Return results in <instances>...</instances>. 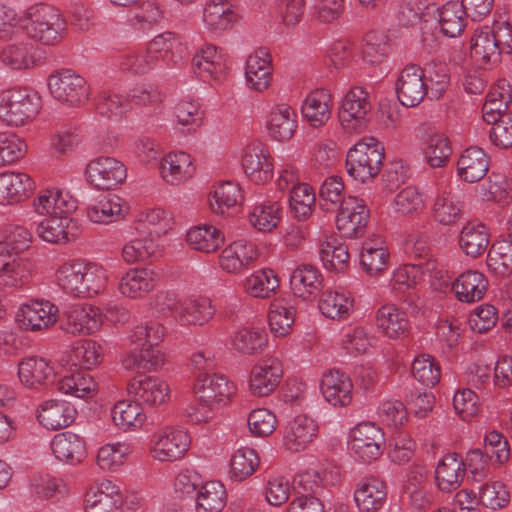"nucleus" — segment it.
I'll list each match as a JSON object with an SVG mask.
<instances>
[{"label":"nucleus","mask_w":512,"mask_h":512,"mask_svg":"<svg viewBox=\"0 0 512 512\" xmlns=\"http://www.w3.org/2000/svg\"><path fill=\"white\" fill-rule=\"evenodd\" d=\"M283 376L281 362L274 357L263 358L253 366L249 387L253 395L264 397L273 392Z\"/></svg>","instance_id":"nucleus-15"},{"label":"nucleus","mask_w":512,"mask_h":512,"mask_svg":"<svg viewBox=\"0 0 512 512\" xmlns=\"http://www.w3.org/2000/svg\"><path fill=\"white\" fill-rule=\"evenodd\" d=\"M37 418L47 429L57 430L70 425L76 416V409L66 401L46 400L37 410Z\"/></svg>","instance_id":"nucleus-27"},{"label":"nucleus","mask_w":512,"mask_h":512,"mask_svg":"<svg viewBox=\"0 0 512 512\" xmlns=\"http://www.w3.org/2000/svg\"><path fill=\"white\" fill-rule=\"evenodd\" d=\"M86 176L91 185L100 190H111L126 179L127 170L113 157H98L89 162Z\"/></svg>","instance_id":"nucleus-11"},{"label":"nucleus","mask_w":512,"mask_h":512,"mask_svg":"<svg viewBox=\"0 0 512 512\" xmlns=\"http://www.w3.org/2000/svg\"><path fill=\"white\" fill-rule=\"evenodd\" d=\"M257 256L254 244L242 240L235 241L222 250L219 265L228 273H239L256 260Z\"/></svg>","instance_id":"nucleus-30"},{"label":"nucleus","mask_w":512,"mask_h":512,"mask_svg":"<svg viewBox=\"0 0 512 512\" xmlns=\"http://www.w3.org/2000/svg\"><path fill=\"white\" fill-rule=\"evenodd\" d=\"M489 157L479 147L466 149L457 162L459 177L468 183L480 181L488 172Z\"/></svg>","instance_id":"nucleus-34"},{"label":"nucleus","mask_w":512,"mask_h":512,"mask_svg":"<svg viewBox=\"0 0 512 512\" xmlns=\"http://www.w3.org/2000/svg\"><path fill=\"white\" fill-rule=\"evenodd\" d=\"M57 285L73 297L87 298L99 294L106 285L105 271L81 260L61 264L56 272Z\"/></svg>","instance_id":"nucleus-1"},{"label":"nucleus","mask_w":512,"mask_h":512,"mask_svg":"<svg viewBox=\"0 0 512 512\" xmlns=\"http://www.w3.org/2000/svg\"><path fill=\"white\" fill-rule=\"evenodd\" d=\"M226 489L218 481H209L202 485L196 498V512H221L226 505Z\"/></svg>","instance_id":"nucleus-49"},{"label":"nucleus","mask_w":512,"mask_h":512,"mask_svg":"<svg viewBox=\"0 0 512 512\" xmlns=\"http://www.w3.org/2000/svg\"><path fill=\"white\" fill-rule=\"evenodd\" d=\"M51 450L58 460L69 464L80 463L86 457L84 439L70 431L56 434L51 441Z\"/></svg>","instance_id":"nucleus-32"},{"label":"nucleus","mask_w":512,"mask_h":512,"mask_svg":"<svg viewBox=\"0 0 512 512\" xmlns=\"http://www.w3.org/2000/svg\"><path fill=\"white\" fill-rule=\"evenodd\" d=\"M163 179L170 184H179L189 179L194 172L190 155L185 152L167 154L160 166Z\"/></svg>","instance_id":"nucleus-43"},{"label":"nucleus","mask_w":512,"mask_h":512,"mask_svg":"<svg viewBox=\"0 0 512 512\" xmlns=\"http://www.w3.org/2000/svg\"><path fill=\"white\" fill-rule=\"evenodd\" d=\"M33 206L40 215L63 216L75 211L76 200L67 192L58 189H46L41 191L34 199Z\"/></svg>","instance_id":"nucleus-25"},{"label":"nucleus","mask_w":512,"mask_h":512,"mask_svg":"<svg viewBox=\"0 0 512 512\" xmlns=\"http://www.w3.org/2000/svg\"><path fill=\"white\" fill-rule=\"evenodd\" d=\"M111 417L114 424L124 431L141 427L146 419L140 404L130 400L118 401L111 410Z\"/></svg>","instance_id":"nucleus-50"},{"label":"nucleus","mask_w":512,"mask_h":512,"mask_svg":"<svg viewBox=\"0 0 512 512\" xmlns=\"http://www.w3.org/2000/svg\"><path fill=\"white\" fill-rule=\"evenodd\" d=\"M194 392L204 407L215 409L228 403L235 388L223 375L202 373L195 381Z\"/></svg>","instance_id":"nucleus-10"},{"label":"nucleus","mask_w":512,"mask_h":512,"mask_svg":"<svg viewBox=\"0 0 512 512\" xmlns=\"http://www.w3.org/2000/svg\"><path fill=\"white\" fill-rule=\"evenodd\" d=\"M84 502L86 512H119L122 496L111 481L104 480L86 492Z\"/></svg>","instance_id":"nucleus-24"},{"label":"nucleus","mask_w":512,"mask_h":512,"mask_svg":"<svg viewBox=\"0 0 512 512\" xmlns=\"http://www.w3.org/2000/svg\"><path fill=\"white\" fill-rule=\"evenodd\" d=\"M422 78L431 99H440L450 86V69L446 63L430 62L422 68Z\"/></svg>","instance_id":"nucleus-47"},{"label":"nucleus","mask_w":512,"mask_h":512,"mask_svg":"<svg viewBox=\"0 0 512 512\" xmlns=\"http://www.w3.org/2000/svg\"><path fill=\"white\" fill-rule=\"evenodd\" d=\"M463 204L451 189H439L433 199L431 213L433 219L441 225L450 226L462 217Z\"/></svg>","instance_id":"nucleus-40"},{"label":"nucleus","mask_w":512,"mask_h":512,"mask_svg":"<svg viewBox=\"0 0 512 512\" xmlns=\"http://www.w3.org/2000/svg\"><path fill=\"white\" fill-rule=\"evenodd\" d=\"M267 128L273 139L289 140L297 128L296 112L288 104L274 106L269 113Z\"/></svg>","instance_id":"nucleus-37"},{"label":"nucleus","mask_w":512,"mask_h":512,"mask_svg":"<svg viewBox=\"0 0 512 512\" xmlns=\"http://www.w3.org/2000/svg\"><path fill=\"white\" fill-rule=\"evenodd\" d=\"M295 313V308L287 305L283 300L272 302L268 314L271 332L276 337L288 335L295 321Z\"/></svg>","instance_id":"nucleus-58"},{"label":"nucleus","mask_w":512,"mask_h":512,"mask_svg":"<svg viewBox=\"0 0 512 512\" xmlns=\"http://www.w3.org/2000/svg\"><path fill=\"white\" fill-rule=\"evenodd\" d=\"M370 212L362 199L348 196L339 206L336 226L343 237L358 238L364 235Z\"/></svg>","instance_id":"nucleus-8"},{"label":"nucleus","mask_w":512,"mask_h":512,"mask_svg":"<svg viewBox=\"0 0 512 512\" xmlns=\"http://www.w3.org/2000/svg\"><path fill=\"white\" fill-rule=\"evenodd\" d=\"M165 362V355L159 345L136 346L135 351L130 352L122 360L126 370H157Z\"/></svg>","instance_id":"nucleus-42"},{"label":"nucleus","mask_w":512,"mask_h":512,"mask_svg":"<svg viewBox=\"0 0 512 512\" xmlns=\"http://www.w3.org/2000/svg\"><path fill=\"white\" fill-rule=\"evenodd\" d=\"M321 313L330 319H345L353 309V299L342 292L326 290L319 301Z\"/></svg>","instance_id":"nucleus-55"},{"label":"nucleus","mask_w":512,"mask_h":512,"mask_svg":"<svg viewBox=\"0 0 512 512\" xmlns=\"http://www.w3.org/2000/svg\"><path fill=\"white\" fill-rule=\"evenodd\" d=\"M467 11L459 2H447L439 9L438 23L441 32L454 38L461 34L466 26Z\"/></svg>","instance_id":"nucleus-48"},{"label":"nucleus","mask_w":512,"mask_h":512,"mask_svg":"<svg viewBox=\"0 0 512 512\" xmlns=\"http://www.w3.org/2000/svg\"><path fill=\"white\" fill-rule=\"evenodd\" d=\"M246 79L256 91L268 88L271 81L272 66L270 54L265 48L256 50L246 61Z\"/></svg>","instance_id":"nucleus-38"},{"label":"nucleus","mask_w":512,"mask_h":512,"mask_svg":"<svg viewBox=\"0 0 512 512\" xmlns=\"http://www.w3.org/2000/svg\"><path fill=\"white\" fill-rule=\"evenodd\" d=\"M193 66L200 77H211L217 81L222 80L227 71V65L222 55L218 53L214 45H206L193 58Z\"/></svg>","instance_id":"nucleus-41"},{"label":"nucleus","mask_w":512,"mask_h":512,"mask_svg":"<svg viewBox=\"0 0 512 512\" xmlns=\"http://www.w3.org/2000/svg\"><path fill=\"white\" fill-rule=\"evenodd\" d=\"M243 198L241 187L232 181H226L214 189L210 207L215 214L224 215L240 205Z\"/></svg>","instance_id":"nucleus-52"},{"label":"nucleus","mask_w":512,"mask_h":512,"mask_svg":"<svg viewBox=\"0 0 512 512\" xmlns=\"http://www.w3.org/2000/svg\"><path fill=\"white\" fill-rule=\"evenodd\" d=\"M41 109V97L31 88H14L0 94V119L12 126L33 120Z\"/></svg>","instance_id":"nucleus-3"},{"label":"nucleus","mask_w":512,"mask_h":512,"mask_svg":"<svg viewBox=\"0 0 512 512\" xmlns=\"http://www.w3.org/2000/svg\"><path fill=\"white\" fill-rule=\"evenodd\" d=\"M333 96L329 90L321 88L308 94L303 105L304 118L313 126L321 127L331 118Z\"/></svg>","instance_id":"nucleus-26"},{"label":"nucleus","mask_w":512,"mask_h":512,"mask_svg":"<svg viewBox=\"0 0 512 512\" xmlns=\"http://www.w3.org/2000/svg\"><path fill=\"white\" fill-rule=\"evenodd\" d=\"M462 458L457 453L445 455L435 470V480L439 489L449 493L460 487L465 470Z\"/></svg>","instance_id":"nucleus-35"},{"label":"nucleus","mask_w":512,"mask_h":512,"mask_svg":"<svg viewBox=\"0 0 512 512\" xmlns=\"http://www.w3.org/2000/svg\"><path fill=\"white\" fill-rule=\"evenodd\" d=\"M383 159L382 143L369 137L362 139L348 151L345 165L352 178L364 183L379 174Z\"/></svg>","instance_id":"nucleus-4"},{"label":"nucleus","mask_w":512,"mask_h":512,"mask_svg":"<svg viewBox=\"0 0 512 512\" xmlns=\"http://www.w3.org/2000/svg\"><path fill=\"white\" fill-rule=\"evenodd\" d=\"M127 391L135 397L138 403L142 402L148 406H156L166 401L169 386L158 377L139 374L129 381Z\"/></svg>","instance_id":"nucleus-17"},{"label":"nucleus","mask_w":512,"mask_h":512,"mask_svg":"<svg viewBox=\"0 0 512 512\" xmlns=\"http://www.w3.org/2000/svg\"><path fill=\"white\" fill-rule=\"evenodd\" d=\"M384 444V433L374 423H359L351 431V450L364 463L377 460L383 453Z\"/></svg>","instance_id":"nucleus-7"},{"label":"nucleus","mask_w":512,"mask_h":512,"mask_svg":"<svg viewBox=\"0 0 512 512\" xmlns=\"http://www.w3.org/2000/svg\"><path fill=\"white\" fill-rule=\"evenodd\" d=\"M121 199L116 195H106L91 203L87 216L94 223H110L123 216Z\"/></svg>","instance_id":"nucleus-51"},{"label":"nucleus","mask_w":512,"mask_h":512,"mask_svg":"<svg viewBox=\"0 0 512 512\" xmlns=\"http://www.w3.org/2000/svg\"><path fill=\"white\" fill-rule=\"evenodd\" d=\"M459 245L462 251L473 258L482 255L489 245V234L482 223L469 222L461 231Z\"/></svg>","instance_id":"nucleus-44"},{"label":"nucleus","mask_w":512,"mask_h":512,"mask_svg":"<svg viewBox=\"0 0 512 512\" xmlns=\"http://www.w3.org/2000/svg\"><path fill=\"white\" fill-rule=\"evenodd\" d=\"M102 316L98 307L90 304H76L64 313L60 328L74 336L90 335L101 327Z\"/></svg>","instance_id":"nucleus-12"},{"label":"nucleus","mask_w":512,"mask_h":512,"mask_svg":"<svg viewBox=\"0 0 512 512\" xmlns=\"http://www.w3.org/2000/svg\"><path fill=\"white\" fill-rule=\"evenodd\" d=\"M18 377L26 387L39 389L54 377V368L46 358L29 356L19 362Z\"/></svg>","instance_id":"nucleus-23"},{"label":"nucleus","mask_w":512,"mask_h":512,"mask_svg":"<svg viewBox=\"0 0 512 512\" xmlns=\"http://www.w3.org/2000/svg\"><path fill=\"white\" fill-rule=\"evenodd\" d=\"M318 426L306 415H298L289 421L284 433L285 447L294 452L304 450L316 437Z\"/></svg>","instance_id":"nucleus-28"},{"label":"nucleus","mask_w":512,"mask_h":512,"mask_svg":"<svg viewBox=\"0 0 512 512\" xmlns=\"http://www.w3.org/2000/svg\"><path fill=\"white\" fill-rule=\"evenodd\" d=\"M215 308L207 297L185 300L180 305L179 321L186 325H203L213 318Z\"/></svg>","instance_id":"nucleus-45"},{"label":"nucleus","mask_w":512,"mask_h":512,"mask_svg":"<svg viewBox=\"0 0 512 512\" xmlns=\"http://www.w3.org/2000/svg\"><path fill=\"white\" fill-rule=\"evenodd\" d=\"M186 240L193 249L211 253L224 243V236L217 228L204 225L191 228L186 235Z\"/></svg>","instance_id":"nucleus-54"},{"label":"nucleus","mask_w":512,"mask_h":512,"mask_svg":"<svg viewBox=\"0 0 512 512\" xmlns=\"http://www.w3.org/2000/svg\"><path fill=\"white\" fill-rule=\"evenodd\" d=\"M396 94L399 102L405 107H416L424 100L428 90L420 66L410 64L402 69L396 81Z\"/></svg>","instance_id":"nucleus-14"},{"label":"nucleus","mask_w":512,"mask_h":512,"mask_svg":"<svg viewBox=\"0 0 512 512\" xmlns=\"http://www.w3.org/2000/svg\"><path fill=\"white\" fill-rule=\"evenodd\" d=\"M31 262L21 258L9 248V244L0 242V285L21 287L31 277Z\"/></svg>","instance_id":"nucleus-13"},{"label":"nucleus","mask_w":512,"mask_h":512,"mask_svg":"<svg viewBox=\"0 0 512 512\" xmlns=\"http://www.w3.org/2000/svg\"><path fill=\"white\" fill-rule=\"evenodd\" d=\"M189 446L190 437L186 431L165 428L152 436L150 453L158 461L173 462L183 458Z\"/></svg>","instance_id":"nucleus-9"},{"label":"nucleus","mask_w":512,"mask_h":512,"mask_svg":"<svg viewBox=\"0 0 512 512\" xmlns=\"http://www.w3.org/2000/svg\"><path fill=\"white\" fill-rule=\"evenodd\" d=\"M259 464L260 459L254 449L240 448L231 457L230 476L236 481H243L256 471Z\"/></svg>","instance_id":"nucleus-60"},{"label":"nucleus","mask_w":512,"mask_h":512,"mask_svg":"<svg viewBox=\"0 0 512 512\" xmlns=\"http://www.w3.org/2000/svg\"><path fill=\"white\" fill-rule=\"evenodd\" d=\"M225 0H211L204 9V21L214 31H224L236 21L237 15Z\"/></svg>","instance_id":"nucleus-57"},{"label":"nucleus","mask_w":512,"mask_h":512,"mask_svg":"<svg viewBox=\"0 0 512 512\" xmlns=\"http://www.w3.org/2000/svg\"><path fill=\"white\" fill-rule=\"evenodd\" d=\"M377 328L390 339H402L408 336L410 322L407 314L394 304L382 305L375 317Z\"/></svg>","instance_id":"nucleus-22"},{"label":"nucleus","mask_w":512,"mask_h":512,"mask_svg":"<svg viewBox=\"0 0 512 512\" xmlns=\"http://www.w3.org/2000/svg\"><path fill=\"white\" fill-rule=\"evenodd\" d=\"M389 253L382 246L380 239L375 241H367L364 243L361 252V265L364 271L370 275H378L386 269Z\"/></svg>","instance_id":"nucleus-59"},{"label":"nucleus","mask_w":512,"mask_h":512,"mask_svg":"<svg viewBox=\"0 0 512 512\" xmlns=\"http://www.w3.org/2000/svg\"><path fill=\"white\" fill-rule=\"evenodd\" d=\"M22 27L28 37L44 45H55L63 38L66 23L56 8L38 4L28 9Z\"/></svg>","instance_id":"nucleus-2"},{"label":"nucleus","mask_w":512,"mask_h":512,"mask_svg":"<svg viewBox=\"0 0 512 512\" xmlns=\"http://www.w3.org/2000/svg\"><path fill=\"white\" fill-rule=\"evenodd\" d=\"M488 287L484 274L476 270L461 273L452 284L457 299L461 302L472 303L481 300Z\"/></svg>","instance_id":"nucleus-36"},{"label":"nucleus","mask_w":512,"mask_h":512,"mask_svg":"<svg viewBox=\"0 0 512 512\" xmlns=\"http://www.w3.org/2000/svg\"><path fill=\"white\" fill-rule=\"evenodd\" d=\"M488 267L498 275L512 272V241L499 240L492 244L487 256Z\"/></svg>","instance_id":"nucleus-63"},{"label":"nucleus","mask_w":512,"mask_h":512,"mask_svg":"<svg viewBox=\"0 0 512 512\" xmlns=\"http://www.w3.org/2000/svg\"><path fill=\"white\" fill-rule=\"evenodd\" d=\"M97 388L94 379L83 370L77 369L58 381V389L64 394L78 398L91 397Z\"/></svg>","instance_id":"nucleus-53"},{"label":"nucleus","mask_w":512,"mask_h":512,"mask_svg":"<svg viewBox=\"0 0 512 512\" xmlns=\"http://www.w3.org/2000/svg\"><path fill=\"white\" fill-rule=\"evenodd\" d=\"M279 287V279L272 269H262L245 280L246 292L255 298H269Z\"/></svg>","instance_id":"nucleus-56"},{"label":"nucleus","mask_w":512,"mask_h":512,"mask_svg":"<svg viewBox=\"0 0 512 512\" xmlns=\"http://www.w3.org/2000/svg\"><path fill=\"white\" fill-rule=\"evenodd\" d=\"M499 46L491 27L484 26L475 30L471 38L470 55L480 65L496 63L500 57Z\"/></svg>","instance_id":"nucleus-39"},{"label":"nucleus","mask_w":512,"mask_h":512,"mask_svg":"<svg viewBox=\"0 0 512 512\" xmlns=\"http://www.w3.org/2000/svg\"><path fill=\"white\" fill-rule=\"evenodd\" d=\"M34 188L31 177L22 172L0 174V204L12 205L26 199Z\"/></svg>","instance_id":"nucleus-29"},{"label":"nucleus","mask_w":512,"mask_h":512,"mask_svg":"<svg viewBox=\"0 0 512 512\" xmlns=\"http://www.w3.org/2000/svg\"><path fill=\"white\" fill-rule=\"evenodd\" d=\"M102 348L94 340L78 341L69 352L67 362L80 370H89L102 361Z\"/></svg>","instance_id":"nucleus-46"},{"label":"nucleus","mask_w":512,"mask_h":512,"mask_svg":"<svg viewBox=\"0 0 512 512\" xmlns=\"http://www.w3.org/2000/svg\"><path fill=\"white\" fill-rule=\"evenodd\" d=\"M387 485L379 477L363 478L354 492V500L362 512L379 511L387 500Z\"/></svg>","instance_id":"nucleus-20"},{"label":"nucleus","mask_w":512,"mask_h":512,"mask_svg":"<svg viewBox=\"0 0 512 512\" xmlns=\"http://www.w3.org/2000/svg\"><path fill=\"white\" fill-rule=\"evenodd\" d=\"M291 289L297 297L308 299L316 296L323 288L321 272L311 264H301L290 277Z\"/></svg>","instance_id":"nucleus-33"},{"label":"nucleus","mask_w":512,"mask_h":512,"mask_svg":"<svg viewBox=\"0 0 512 512\" xmlns=\"http://www.w3.org/2000/svg\"><path fill=\"white\" fill-rule=\"evenodd\" d=\"M267 344V336L263 330L242 328L232 338L233 348L244 355L260 353Z\"/></svg>","instance_id":"nucleus-61"},{"label":"nucleus","mask_w":512,"mask_h":512,"mask_svg":"<svg viewBox=\"0 0 512 512\" xmlns=\"http://www.w3.org/2000/svg\"><path fill=\"white\" fill-rule=\"evenodd\" d=\"M48 87L56 100L72 106L84 104L88 100L89 87L86 80L69 69L51 74Z\"/></svg>","instance_id":"nucleus-6"},{"label":"nucleus","mask_w":512,"mask_h":512,"mask_svg":"<svg viewBox=\"0 0 512 512\" xmlns=\"http://www.w3.org/2000/svg\"><path fill=\"white\" fill-rule=\"evenodd\" d=\"M33 47L26 43L6 45L0 52L1 62L12 69H28L35 64Z\"/></svg>","instance_id":"nucleus-64"},{"label":"nucleus","mask_w":512,"mask_h":512,"mask_svg":"<svg viewBox=\"0 0 512 512\" xmlns=\"http://www.w3.org/2000/svg\"><path fill=\"white\" fill-rule=\"evenodd\" d=\"M36 233L46 242L65 243L78 237L79 228L67 215L50 216L37 224Z\"/></svg>","instance_id":"nucleus-21"},{"label":"nucleus","mask_w":512,"mask_h":512,"mask_svg":"<svg viewBox=\"0 0 512 512\" xmlns=\"http://www.w3.org/2000/svg\"><path fill=\"white\" fill-rule=\"evenodd\" d=\"M157 283V274L147 268H134L120 279L119 290L129 298H141L152 291Z\"/></svg>","instance_id":"nucleus-31"},{"label":"nucleus","mask_w":512,"mask_h":512,"mask_svg":"<svg viewBox=\"0 0 512 512\" xmlns=\"http://www.w3.org/2000/svg\"><path fill=\"white\" fill-rule=\"evenodd\" d=\"M372 111L369 92L362 86L354 85L343 97L339 108V121L348 133H358L366 128Z\"/></svg>","instance_id":"nucleus-5"},{"label":"nucleus","mask_w":512,"mask_h":512,"mask_svg":"<svg viewBox=\"0 0 512 512\" xmlns=\"http://www.w3.org/2000/svg\"><path fill=\"white\" fill-rule=\"evenodd\" d=\"M246 175L256 184H264L273 177V163L268 149L262 143L249 145L242 158Z\"/></svg>","instance_id":"nucleus-19"},{"label":"nucleus","mask_w":512,"mask_h":512,"mask_svg":"<svg viewBox=\"0 0 512 512\" xmlns=\"http://www.w3.org/2000/svg\"><path fill=\"white\" fill-rule=\"evenodd\" d=\"M58 312V307L49 301H32L20 307L16 320L24 330L39 331L53 325Z\"/></svg>","instance_id":"nucleus-16"},{"label":"nucleus","mask_w":512,"mask_h":512,"mask_svg":"<svg viewBox=\"0 0 512 512\" xmlns=\"http://www.w3.org/2000/svg\"><path fill=\"white\" fill-rule=\"evenodd\" d=\"M290 210L294 218L299 221L307 220L315 204V192L309 184L298 185L289 195Z\"/></svg>","instance_id":"nucleus-62"},{"label":"nucleus","mask_w":512,"mask_h":512,"mask_svg":"<svg viewBox=\"0 0 512 512\" xmlns=\"http://www.w3.org/2000/svg\"><path fill=\"white\" fill-rule=\"evenodd\" d=\"M320 388L325 400L335 407H345L352 402V380L339 369H330L324 373Z\"/></svg>","instance_id":"nucleus-18"}]
</instances>
